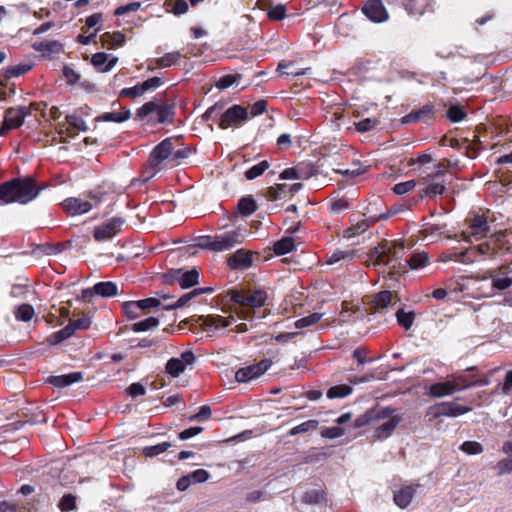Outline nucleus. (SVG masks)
I'll use <instances>...</instances> for the list:
<instances>
[{
    "instance_id": "1",
    "label": "nucleus",
    "mask_w": 512,
    "mask_h": 512,
    "mask_svg": "<svg viewBox=\"0 0 512 512\" xmlns=\"http://www.w3.org/2000/svg\"><path fill=\"white\" fill-rule=\"evenodd\" d=\"M32 176L18 177L0 184V206L19 203L28 204L35 200L46 188Z\"/></svg>"
},
{
    "instance_id": "2",
    "label": "nucleus",
    "mask_w": 512,
    "mask_h": 512,
    "mask_svg": "<svg viewBox=\"0 0 512 512\" xmlns=\"http://www.w3.org/2000/svg\"><path fill=\"white\" fill-rule=\"evenodd\" d=\"M504 238L505 234L503 232H497L477 246L469 247L463 251L443 252L439 260L442 262L471 264L482 259H493L498 255L504 243Z\"/></svg>"
},
{
    "instance_id": "3",
    "label": "nucleus",
    "mask_w": 512,
    "mask_h": 512,
    "mask_svg": "<svg viewBox=\"0 0 512 512\" xmlns=\"http://www.w3.org/2000/svg\"><path fill=\"white\" fill-rule=\"evenodd\" d=\"M405 253L403 242H384L375 247L370 253V261L373 266L389 267L391 269H404L401 259Z\"/></svg>"
},
{
    "instance_id": "4",
    "label": "nucleus",
    "mask_w": 512,
    "mask_h": 512,
    "mask_svg": "<svg viewBox=\"0 0 512 512\" xmlns=\"http://www.w3.org/2000/svg\"><path fill=\"white\" fill-rule=\"evenodd\" d=\"M174 114V104L163 102L158 99L146 102L136 110V117L139 120H145L150 124L172 123Z\"/></svg>"
},
{
    "instance_id": "5",
    "label": "nucleus",
    "mask_w": 512,
    "mask_h": 512,
    "mask_svg": "<svg viewBox=\"0 0 512 512\" xmlns=\"http://www.w3.org/2000/svg\"><path fill=\"white\" fill-rule=\"evenodd\" d=\"M267 294L263 290H233L231 291V300L240 306V317L243 319H252L255 316V308H260L265 304Z\"/></svg>"
},
{
    "instance_id": "6",
    "label": "nucleus",
    "mask_w": 512,
    "mask_h": 512,
    "mask_svg": "<svg viewBox=\"0 0 512 512\" xmlns=\"http://www.w3.org/2000/svg\"><path fill=\"white\" fill-rule=\"evenodd\" d=\"M222 105L215 104L206 111L207 119H214L219 115V127L227 129L239 127L249 119L248 109L242 105L234 104L224 112H221Z\"/></svg>"
},
{
    "instance_id": "7",
    "label": "nucleus",
    "mask_w": 512,
    "mask_h": 512,
    "mask_svg": "<svg viewBox=\"0 0 512 512\" xmlns=\"http://www.w3.org/2000/svg\"><path fill=\"white\" fill-rule=\"evenodd\" d=\"M103 198L104 193L100 191H90L87 194V199L69 197L61 203V206L69 216L82 215L88 213L94 207H98L103 202Z\"/></svg>"
},
{
    "instance_id": "8",
    "label": "nucleus",
    "mask_w": 512,
    "mask_h": 512,
    "mask_svg": "<svg viewBox=\"0 0 512 512\" xmlns=\"http://www.w3.org/2000/svg\"><path fill=\"white\" fill-rule=\"evenodd\" d=\"M45 103H31L30 106H18L9 108L5 112L3 126L0 128V136L6 135L9 130L19 128L23 123L26 116L30 115L32 111H44Z\"/></svg>"
},
{
    "instance_id": "9",
    "label": "nucleus",
    "mask_w": 512,
    "mask_h": 512,
    "mask_svg": "<svg viewBox=\"0 0 512 512\" xmlns=\"http://www.w3.org/2000/svg\"><path fill=\"white\" fill-rule=\"evenodd\" d=\"M241 234L237 230L227 231L215 236L202 237L201 246L212 251H226L241 242Z\"/></svg>"
},
{
    "instance_id": "10",
    "label": "nucleus",
    "mask_w": 512,
    "mask_h": 512,
    "mask_svg": "<svg viewBox=\"0 0 512 512\" xmlns=\"http://www.w3.org/2000/svg\"><path fill=\"white\" fill-rule=\"evenodd\" d=\"M467 228L462 231V237L467 242L485 238L490 232L488 218L485 214H472L466 218Z\"/></svg>"
},
{
    "instance_id": "11",
    "label": "nucleus",
    "mask_w": 512,
    "mask_h": 512,
    "mask_svg": "<svg viewBox=\"0 0 512 512\" xmlns=\"http://www.w3.org/2000/svg\"><path fill=\"white\" fill-rule=\"evenodd\" d=\"M471 411V407L458 404L454 401L436 403L427 409L426 416L429 420L439 417H458Z\"/></svg>"
},
{
    "instance_id": "12",
    "label": "nucleus",
    "mask_w": 512,
    "mask_h": 512,
    "mask_svg": "<svg viewBox=\"0 0 512 512\" xmlns=\"http://www.w3.org/2000/svg\"><path fill=\"white\" fill-rule=\"evenodd\" d=\"M177 142L178 137H168L155 146L149 157L151 168L159 170L160 164L165 160L171 165L172 152L176 148Z\"/></svg>"
},
{
    "instance_id": "13",
    "label": "nucleus",
    "mask_w": 512,
    "mask_h": 512,
    "mask_svg": "<svg viewBox=\"0 0 512 512\" xmlns=\"http://www.w3.org/2000/svg\"><path fill=\"white\" fill-rule=\"evenodd\" d=\"M125 223L122 217H112L104 223L95 226L93 229V238L97 242H105L112 240L117 236Z\"/></svg>"
},
{
    "instance_id": "14",
    "label": "nucleus",
    "mask_w": 512,
    "mask_h": 512,
    "mask_svg": "<svg viewBox=\"0 0 512 512\" xmlns=\"http://www.w3.org/2000/svg\"><path fill=\"white\" fill-rule=\"evenodd\" d=\"M270 366V360H261L259 363L238 369L235 373V379L239 383L249 382L262 376Z\"/></svg>"
},
{
    "instance_id": "15",
    "label": "nucleus",
    "mask_w": 512,
    "mask_h": 512,
    "mask_svg": "<svg viewBox=\"0 0 512 512\" xmlns=\"http://www.w3.org/2000/svg\"><path fill=\"white\" fill-rule=\"evenodd\" d=\"M196 358L191 350L181 353L180 357H174L166 363V372L172 377H178L187 366L194 364Z\"/></svg>"
},
{
    "instance_id": "16",
    "label": "nucleus",
    "mask_w": 512,
    "mask_h": 512,
    "mask_svg": "<svg viewBox=\"0 0 512 512\" xmlns=\"http://www.w3.org/2000/svg\"><path fill=\"white\" fill-rule=\"evenodd\" d=\"M389 4H400L411 16H422L432 11L434 0H387Z\"/></svg>"
},
{
    "instance_id": "17",
    "label": "nucleus",
    "mask_w": 512,
    "mask_h": 512,
    "mask_svg": "<svg viewBox=\"0 0 512 512\" xmlns=\"http://www.w3.org/2000/svg\"><path fill=\"white\" fill-rule=\"evenodd\" d=\"M485 279H491L492 288L498 291H504L512 286V277L509 276V267L499 266L496 269L487 271Z\"/></svg>"
},
{
    "instance_id": "18",
    "label": "nucleus",
    "mask_w": 512,
    "mask_h": 512,
    "mask_svg": "<svg viewBox=\"0 0 512 512\" xmlns=\"http://www.w3.org/2000/svg\"><path fill=\"white\" fill-rule=\"evenodd\" d=\"M419 486V484L403 485L399 489L393 490L394 503L401 509L407 508L414 498Z\"/></svg>"
},
{
    "instance_id": "19",
    "label": "nucleus",
    "mask_w": 512,
    "mask_h": 512,
    "mask_svg": "<svg viewBox=\"0 0 512 512\" xmlns=\"http://www.w3.org/2000/svg\"><path fill=\"white\" fill-rule=\"evenodd\" d=\"M363 13L374 22H383L388 19V13L381 0H369L362 9Z\"/></svg>"
},
{
    "instance_id": "20",
    "label": "nucleus",
    "mask_w": 512,
    "mask_h": 512,
    "mask_svg": "<svg viewBox=\"0 0 512 512\" xmlns=\"http://www.w3.org/2000/svg\"><path fill=\"white\" fill-rule=\"evenodd\" d=\"M435 109L432 104H425L419 109L412 110L409 114L402 118L403 124L416 123V122H427L434 115Z\"/></svg>"
},
{
    "instance_id": "21",
    "label": "nucleus",
    "mask_w": 512,
    "mask_h": 512,
    "mask_svg": "<svg viewBox=\"0 0 512 512\" xmlns=\"http://www.w3.org/2000/svg\"><path fill=\"white\" fill-rule=\"evenodd\" d=\"M117 61V57L104 52L95 53L91 57V63L98 72L110 71L116 65Z\"/></svg>"
},
{
    "instance_id": "22",
    "label": "nucleus",
    "mask_w": 512,
    "mask_h": 512,
    "mask_svg": "<svg viewBox=\"0 0 512 512\" xmlns=\"http://www.w3.org/2000/svg\"><path fill=\"white\" fill-rule=\"evenodd\" d=\"M181 58L182 54L179 51L169 52L160 58L150 60L147 69L154 70L156 68H168L177 64Z\"/></svg>"
},
{
    "instance_id": "23",
    "label": "nucleus",
    "mask_w": 512,
    "mask_h": 512,
    "mask_svg": "<svg viewBox=\"0 0 512 512\" xmlns=\"http://www.w3.org/2000/svg\"><path fill=\"white\" fill-rule=\"evenodd\" d=\"M95 293L102 297H112L117 294V285L112 281L96 283L92 289L83 291V296L86 297Z\"/></svg>"
},
{
    "instance_id": "24",
    "label": "nucleus",
    "mask_w": 512,
    "mask_h": 512,
    "mask_svg": "<svg viewBox=\"0 0 512 512\" xmlns=\"http://www.w3.org/2000/svg\"><path fill=\"white\" fill-rule=\"evenodd\" d=\"M252 264L251 254L243 249L237 250L228 259V265L232 269H246Z\"/></svg>"
},
{
    "instance_id": "25",
    "label": "nucleus",
    "mask_w": 512,
    "mask_h": 512,
    "mask_svg": "<svg viewBox=\"0 0 512 512\" xmlns=\"http://www.w3.org/2000/svg\"><path fill=\"white\" fill-rule=\"evenodd\" d=\"M174 277L181 288L187 289L198 284L199 273L196 269L189 271L177 270Z\"/></svg>"
},
{
    "instance_id": "26",
    "label": "nucleus",
    "mask_w": 512,
    "mask_h": 512,
    "mask_svg": "<svg viewBox=\"0 0 512 512\" xmlns=\"http://www.w3.org/2000/svg\"><path fill=\"white\" fill-rule=\"evenodd\" d=\"M400 422L399 416H393L389 418L384 423L377 426L374 430V437L378 440H384L388 438L392 432L396 429Z\"/></svg>"
},
{
    "instance_id": "27",
    "label": "nucleus",
    "mask_w": 512,
    "mask_h": 512,
    "mask_svg": "<svg viewBox=\"0 0 512 512\" xmlns=\"http://www.w3.org/2000/svg\"><path fill=\"white\" fill-rule=\"evenodd\" d=\"M430 263V257L428 253L421 251L410 255L404 262V269L408 267L411 270H419L425 268Z\"/></svg>"
},
{
    "instance_id": "28",
    "label": "nucleus",
    "mask_w": 512,
    "mask_h": 512,
    "mask_svg": "<svg viewBox=\"0 0 512 512\" xmlns=\"http://www.w3.org/2000/svg\"><path fill=\"white\" fill-rule=\"evenodd\" d=\"M234 322V318L232 316L230 317H222L219 315H208L204 321L203 324L205 325L207 331H216L218 329H222L225 327L230 326Z\"/></svg>"
},
{
    "instance_id": "29",
    "label": "nucleus",
    "mask_w": 512,
    "mask_h": 512,
    "mask_svg": "<svg viewBox=\"0 0 512 512\" xmlns=\"http://www.w3.org/2000/svg\"><path fill=\"white\" fill-rule=\"evenodd\" d=\"M211 291H212L211 288H196V289L182 295L181 297H179L174 303L163 306V309L172 310V309L182 308V307L186 306L194 297H196L200 294H203V293L211 292Z\"/></svg>"
},
{
    "instance_id": "30",
    "label": "nucleus",
    "mask_w": 512,
    "mask_h": 512,
    "mask_svg": "<svg viewBox=\"0 0 512 512\" xmlns=\"http://www.w3.org/2000/svg\"><path fill=\"white\" fill-rule=\"evenodd\" d=\"M82 379L83 374L81 372H72L65 375L51 376L48 381L53 386L62 388L80 382Z\"/></svg>"
},
{
    "instance_id": "31",
    "label": "nucleus",
    "mask_w": 512,
    "mask_h": 512,
    "mask_svg": "<svg viewBox=\"0 0 512 512\" xmlns=\"http://www.w3.org/2000/svg\"><path fill=\"white\" fill-rule=\"evenodd\" d=\"M131 112L128 108L122 107L119 111L105 112L97 117L98 121L122 123L130 119Z\"/></svg>"
},
{
    "instance_id": "32",
    "label": "nucleus",
    "mask_w": 512,
    "mask_h": 512,
    "mask_svg": "<svg viewBox=\"0 0 512 512\" xmlns=\"http://www.w3.org/2000/svg\"><path fill=\"white\" fill-rule=\"evenodd\" d=\"M452 380L434 383L429 388V394L433 397L441 398L455 393Z\"/></svg>"
},
{
    "instance_id": "33",
    "label": "nucleus",
    "mask_w": 512,
    "mask_h": 512,
    "mask_svg": "<svg viewBox=\"0 0 512 512\" xmlns=\"http://www.w3.org/2000/svg\"><path fill=\"white\" fill-rule=\"evenodd\" d=\"M37 50L45 56L59 54L63 51V44L58 40H46L38 45Z\"/></svg>"
},
{
    "instance_id": "34",
    "label": "nucleus",
    "mask_w": 512,
    "mask_h": 512,
    "mask_svg": "<svg viewBox=\"0 0 512 512\" xmlns=\"http://www.w3.org/2000/svg\"><path fill=\"white\" fill-rule=\"evenodd\" d=\"M353 391V388L350 385L347 384H340L332 386L327 390V397L329 399H335V398H344L350 395Z\"/></svg>"
},
{
    "instance_id": "35",
    "label": "nucleus",
    "mask_w": 512,
    "mask_h": 512,
    "mask_svg": "<svg viewBox=\"0 0 512 512\" xmlns=\"http://www.w3.org/2000/svg\"><path fill=\"white\" fill-rule=\"evenodd\" d=\"M371 224L372 223L368 220L363 219L357 222L355 225H352L351 227L344 230V237L348 239L356 237L364 233L371 226Z\"/></svg>"
},
{
    "instance_id": "36",
    "label": "nucleus",
    "mask_w": 512,
    "mask_h": 512,
    "mask_svg": "<svg viewBox=\"0 0 512 512\" xmlns=\"http://www.w3.org/2000/svg\"><path fill=\"white\" fill-rule=\"evenodd\" d=\"M370 419L372 420V423L379 422L381 420H388L389 418H392L394 415V409L390 407H380V408H374L368 411Z\"/></svg>"
},
{
    "instance_id": "37",
    "label": "nucleus",
    "mask_w": 512,
    "mask_h": 512,
    "mask_svg": "<svg viewBox=\"0 0 512 512\" xmlns=\"http://www.w3.org/2000/svg\"><path fill=\"white\" fill-rule=\"evenodd\" d=\"M190 154V149L187 148V147H184L181 143H180V139L178 138V142L176 144V148L173 149V152H172V161H171V166H178L179 164L182 163V161L184 159H186Z\"/></svg>"
},
{
    "instance_id": "38",
    "label": "nucleus",
    "mask_w": 512,
    "mask_h": 512,
    "mask_svg": "<svg viewBox=\"0 0 512 512\" xmlns=\"http://www.w3.org/2000/svg\"><path fill=\"white\" fill-rule=\"evenodd\" d=\"M294 240L292 237H283L279 241L274 243L273 249L275 254L284 255L291 252L294 249Z\"/></svg>"
},
{
    "instance_id": "39",
    "label": "nucleus",
    "mask_w": 512,
    "mask_h": 512,
    "mask_svg": "<svg viewBox=\"0 0 512 512\" xmlns=\"http://www.w3.org/2000/svg\"><path fill=\"white\" fill-rule=\"evenodd\" d=\"M238 209L243 216H249L256 211L257 204L251 196H246L239 200Z\"/></svg>"
},
{
    "instance_id": "40",
    "label": "nucleus",
    "mask_w": 512,
    "mask_h": 512,
    "mask_svg": "<svg viewBox=\"0 0 512 512\" xmlns=\"http://www.w3.org/2000/svg\"><path fill=\"white\" fill-rule=\"evenodd\" d=\"M122 312L129 319H135L141 316L142 310L138 301H127L122 304Z\"/></svg>"
},
{
    "instance_id": "41",
    "label": "nucleus",
    "mask_w": 512,
    "mask_h": 512,
    "mask_svg": "<svg viewBox=\"0 0 512 512\" xmlns=\"http://www.w3.org/2000/svg\"><path fill=\"white\" fill-rule=\"evenodd\" d=\"M298 179L307 180L315 176L318 172L317 168L312 163H299L296 165Z\"/></svg>"
},
{
    "instance_id": "42",
    "label": "nucleus",
    "mask_w": 512,
    "mask_h": 512,
    "mask_svg": "<svg viewBox=\"0 0 512 512\" xmlns=\"http://www.w3.org/2000/svg\"><path fill=\"white\" fill-rule=\"evenodd\" d=\"M159 325V319L156 317H148L144 320L138 321L132 324V331L134 332H144L148 331L152 328H155Z\"/></svg>"
},
{
    "instance_id": "43",
    "label": "nucleus",
    "mask_w": 512,
    "mask_h": 512,
    "mask_svg": "<svg viewBox=\"0 0 512 512\" xmlns=\"http://www.w3.org/2000/svg\"><path fill=\"white\" fill-rule=\"evenodd\" d=\"M318 425H319V422L317 420H314V419L305 421V422H303V423L293 427L292 429H290L289 435L290 436H295V435H298V434L307 433V432H310V431H315L317 429Z\"/></svg>"
},
{
    "instance_id": "44",
    "label": "nucleus",
    "mask_w": 512,
    "mask_h": 512,
    "mask_svg": "<svg viewBox=\"0 0 512 512\" xmlns=\"http://www.w3.org/2000/svg\"><path fill=\"white\" fill-rule=\"evenodd\" d=\"M14 315L17 320L28 322L34 316V308L30 304H22L16 308Z\"/></svg>"
},
{
    "instance_id": "45",
    "label": "nucleus",
    "mask_w": 512,
    "mask_h": 512,
    "mask_svg": "<svg viewBox=\"0 0 512 512\" xmlns=\"http://www.w3.org/2000/svg\"><path fill=\"white\" fill-rule=\"evenodd\" d=\"M393 294L390 291H381L377 293L373 298L374 307L379 309H384L388 307V305L392 302Z\"/></svg>"
},
{
    "instance_id": "46",
    "label": "nucleus",
    "mask_w": 512,
    "mask_h": 512,
    "mask_svg": "<svg viewBox=\"0 0 512 512\" xmlns=\"http://www.w3.org/2000/svg\"><path fill=\"white\" fill-rule=\"evenodd\" d=\"M353 257H354L353 251L336 250V251L326 255V263L329 265H334L341 260H346V259L352 260Z\"/></svg>"
},
{
    "instance_id": "47",
    "label": "nucleus",
    "mask_w": 512,
    "mask_h": 512,
    "mask_svg": "<svg viewBox=\"0 0 512 512\" xmlns=\"http://www.w3.org/2000/svg\"><path fill=\"white\" fill-rule=\"evenodd\" d=\"M269 167H270L269 162L266 160H263L260 163L249 168L245 172V177L247 180H253V179L261 176Z\"/></svg>"
},
{
    "instance_id": "48",
    "label": "nucleus",
    "mask_w": 512,
    "mask_h": 512,
    "mask_svg": "<svg viewBox=\"0 0 512 512\" xmlns=\"http://www.w3.org/2000/svg\"><path fill=\"white\" fill-rule=\"evenodd\" d=\"M322 316H323L322 313H317V312L312 313L308 316H305L303 318L296 320L294 323V326L297 329L310 327V326L318 323L321 320Z\"/></svg>"
},
{
    "instance_id": "49",
    "label": "nucleus",
    "mask_w": 512,
    "mask_h": 512,
    "mask_svg": "<svg viewBox=\"0 0 512 512\" xmlns=\"http://www.w3.org/2000/svg\"><path fill=\"white\" fill-rule=\"evenodd\" d=\"M292 64H293L292 62H285V61H281L278 64L277 70L281 72V76H283V75H286V76L306 75L308 73V71L310 70V68L303 69V70H292V68H291Z\"/></svg>"
},
{
    "instance_id": "50",
    "label": "nucleus",
    "mask_w": 512,
    "mask_h": 512,
    "mask_svg": "<svg viewBox=\"0 0 512 512\" xmlns=\"http://www.w3.org/2000/svg\"><path fill=\"white\" fill-rule=\"evenodd\" d=\"M452 383L456 392L480 384L478 381L471 380L468 376L465 375L455 377L452 380Z\"/></svg>"
},
{
    "instance_id": "51",
    "label": "nucleus",
    "mask_w": 512,
    "mask_h": 512,
    "mask_svg": "<svg viewBox=\"0 0 512 512\" xmlns=\"http://www.w3.org/2000/svg\"><path fill=\"white\" fill-rule=\"evenodd\" d=\"M172 444L170 442H162L153 446H147L143 449V453L146 457H154L167 451Z\"/></svg>"
},
{
    "instance_id": "52",
    "label": "nucleus",
    "mask_w": 512,
    "mask_h": 512,
    "mask_svg": "<svg viewBox=\"0 0 512 512\" xmlns=\"http://www.w3.org/2000/svg\"><path fill=\"white\" fill-rule=\"evenodd\" d=\"M460 450L468 455H478L484 451V448L477 441H465L461 444Z\"/></svg>"
},
{
    "instance_id": "53",
    "label": "nucleus",
    "mask_w": 512,
    "mask_h": 512,
    "mask_svg": "<svg viewBox=\"0 0 512 512\" xmlns=\"http://www.w3.org/2000/svg\"><path fill=\"white\" fill-rule=\"evenodd\" d=\"M325 500V494L322 490H309L303 496V501L307 504H318Z\"/></svg>"
},
{
    "instance_id": "54",
    "label": "nucleus",
    "mask_w": 512,
    "mask_h": 512,
    "mask_svg": "<svg viewBox=\"0 0 512 512\" xmlns=\"http://www.w3.org/2000/svg\"><path fill=\"white\" fill-rule=\"evenodd\" d=\"M58 507L61 512H69L76 508V497L72 494H65L59 501Z\"/></svg>"
},
{
    "instance_id": "55",
    "label": "nucleus",
    "mask_w": 512,
    "mask_h": 512,
    "mask_svg": "<svg viewBox=\"0 0 512 512\" xmlns=\"http://www.w3.org/2000/svg\"><path fill=\"white\" fill-rule=\"evenodd\" d=\"M447 117L451 122H460L466 117V112L461 106L453 105L447 110Z\"/></svg>"
},
{
    "instance_id": "56",
    "label": "nucleus",
    "mask_w": 512,
    "mask_h": 512,
    "mask_svg": "<svg viewBox=\"0 0 512 512\" xmlns=\"http://www.w3.org/2000/svg\"><path fill=\"white\" fill-rule=\"evenodd\" d=\"M240 75L239 74H227V75H224L222 77H220L218 79V81L216 82L215 86L218 88V89H227L229 88L230 86H232L234 83H236L239 79H240Z\"/></svg>"
},
{
    "instance_id": "57",
    "label": "nucleus",
    "mask_w": 512,
    "mask_h": 512,
    "mask_svg": "<svg viewBox=\"0 0 512 512\" xmlns=\"http://www.w3.org/2000/svg\"><path fill=\"white\" fill-rule=\"evenodd\" d=\"M66 122L76 131H86L88 129L84 119L78 115H67Z\"/></svg>"
},
{
    "instance_id": "58",
    "label": "nucleus",
    "mask_w": 512,
    "mask_h": 512,
    "mask_svg": "<svg viewBox=\"0 0 512 512\" xmlns=\"http://www.w3.org/2000/svg\"><path fill=\"white\" fill-rule=\"evenodd\" d=\"M145 93L142 83H138L133 87L123 88L120 91V97L136 98Z\"/></svg>"
},
{
    "instance_id": "59",
    "label": "nucleus",
    "mask_w": 512,
    "mask_h": 512,
    "mask_svg": "<svg viewBox=\"0 0 512 512\" xmlns=\"http://www.w3.org/2000/svg\"><path fill=\"white\" fill-rule=\"evenodd\" d=\"M286 12L287 10L285 5L278 4L268 10L267 16L271 20L280 21L286 17Z\"/></svg>"
},
{
    "instance_id": "60",
    "label": "nucleus",
    "mask_w": 512,
    "mask_h": 512,
    "mask_svg": "<svg viewBox=\"0 0 512 512\" xmlns=\"http://www.w3.org/2000/svg\"><path fill=\"white\" fill-rule=\"evenodd\" d=\"M287 188L288 185L286 184H276L275 186H271L267 189V197L271 200H276L287 192Z\"/></svg>"
},
{
    "instance_id": "61",
    "label": "nucleus",
    "mask_w": 512,
    "mask_h": 512,
    "mask_svg": "<svg viewBox=\"0 0 512 512\" xmlns=\"http://www.w3.org/2000/svg\"><path fill=\"white\" fill-rule=\"evenodd\" d=\"M368 351L363 347H358L353 351V358L357 361L358 365H364L374 361L373 358L367 357Z\"/></svg>"
},
{
    "instance_id": "62",
    "label": "nucleus",
    "mask_w": 512,
    "mask_h": 512,
    "mask_svg": "<svg viewBox=\"0 0 512 512\" xmlns=\"http://www.w3.org/2000/svg\"><path fill=\"white\" fill-rule=\"evenodd\" d=\"M444 191L445 185L441 182H431L427 184L426 188L424 189V193L427 196L441 195Z\"/></svg>"
},
{
    "instance_id": "63",
    "label": "nucleus",
    "mask_w": 512,
    "mask_h": 512,
    "mask_svg": "<svg viewBox=\"0 0 512 512\" xmlns=\"http://www.w3.org/2000/svg\"><path fill=\"white\" fill-rule=\"evenodd\" d=\"M397 321L400 326L409 329L413 324V314L398 310L396 313Z\"/></svg>"
},
{
    "instance_id": "64",
    "label": "nucleus",
    "mask_w": 512,
    "mask_h": 512,
    "mask_svg": "<svg viewBox=\"0 0 512 512\" xmlns=\"http://www.w3.org/2000/svg\"><path fill=\"white\" fill-rule=\"evenodd\" d=\"M495 468L499 476L512 473V457L498 461Z\"/></svg>"
}]
</instances>
